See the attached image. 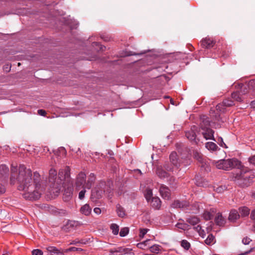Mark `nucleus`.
Listing matches in <instances>:
<instances>
[{
    "instance_id": "nucleus-61",
    "label": "nucleus",
    "mask_w": 255,
    "mask_h": 255,
    "mask_svg": "<svg viewBox=\"0 0 255 255\" xmlns=\"http://www.w3.org/2000/svg\"><path fill=\"white\" fill-rule=\"evenodd\" d=\"M86 242H87L84 241L83 240H81L80 241H79V244H86Z\"/></svg>"
},
{
    "instance_id": "nucleus-51",
    "label": "nucleus",
    "mask_w": 255,
    "mask_h": 255,
    "mask_svg": "<svg viewBox=\"0 0 255 255\" xmlns=\"http://www.w3.org/2000/svg\"><path fill=\"white\" fill-rule=\"evenodd\" d=\"M249 162L254 165H255V155L250 157L249 159Z\"/></svg>"
},
{
    "instance_id": "nucleus-13",
    "label": "nucleus",
    "mask_w": 255,
    "mask_h": 255,
    "mask_svg": "<svg viewBox=\"0 0 255 255\" xmlns=\"http://www.w3.org/2000/svg\"><path fill=\"white\" fill-rule=\"evenodd\" d=\"M203 131L202 134L204 138L206 140L211 139L215 141L214 137V131L210 128H206L205 129H201Z\"/></svg>"
},
{
    "instance_id": "nucleus-36",
    "label": "nucleus",
    "mask_w": 255,
    "mask_h": 255,
    "mask_svg": "<svg viewBox=\"0 0 255 255\" xmlns=\"http://www.w3.org/2000/svg\"><path fill=\"white\" fill-rule=\"evenodd\" d=\"M214 240L215 237L212 234H210L205 240V243L208 245H211L214 244Z\"/></svg>"
},
{
    "instance_id": "nucleus-64",
    "label": "nucleus",
    "mask_w": 255,
    "mask_h": 255,
    "mask_svg": "<svg viewBox=\"0 0 255 255\" xmlns=\"http://www.w3.org/2000/svg\"><path fill=\"white\" fill-rule=\"evenodd\" d=\"M252 197L255 199V192H252Z\"/></svg>"
},
{
    "instance_id": "nucleus-45",
    "label": "nucleus",
    "mask_w": 255,
    "mask_h": 255,
    "mask_svg": "<svg viewBox=\"0 0 255 255\" xmlns=\"http://www.w3.org/2000/svg\"><path fill=\"white\" fill-rule=\"evenodd\" d=\"M174 167L175 168L172 164H169L167 163L165 164L164 165L165 169L168 171L173 172L174 171Z\"/></svg>"
},
{
    "instance_id": "nucleus-52",
    "label": "nucleus",
    "mask_w": 255,
    "mask_h": 255,
    "mask_svg": "<svg viewBox=\"0 0 255 255\" xmlns=\"http://www.w3.org/2000/svg\"><path fill=\"white\" fill-rule=\"evenodd\" d=\"M94 212L95 214L99 215L101 213V210L100 208L96 207L94 209Z\"/></svg>"
},
{
    "instance_id": "nucleus-31",
    "label": "nucleus",
    "mask_w": 255,
    "mask_h": 255,
    "mask_svg": "<svg viewBox=\"0 0 255 255\" xmlns=\"http://www.w3.org/2000/svg\"><path fill=\"white\" fill-rule=\"evenodd\" d=\"M176 227L183 231L188 230L190 229V226L188 224L184 223H178L176 225Z\"/></svg>"
},
{
    "instance_id": "nucleus-29",
    "label": "nucleus",
    "mask_w": 255,
    "mask_h": 255,
    "mask_svg": "<svg viewBox=\"0 0 255 255\" xmlns=\"http://www.w3.org/2000/svg\"><path fill=\"white\" fill-rule=\"evenodd\" d=\"M239 86L240 87L241 89L238 92H240L242 95L246 94L248 92V89H251V88H249L248 87V84L247 85L240 84H239Z\"/></svg>"
},
{
    "instance_id": "nucleus-20",
    "label": "nucleus",
    "mask_w": 255,
    "mask_h": 255,
    "mask_svg": "<svg viewBox=\"0 0 255 255\" xmlns=\"http://www.w3.org/2000/svg\"><path fill=\"white\" fill-rule=\"evenodd\" d=\"M91 212L92 208L88 204H85L80 208V212L85 216H89Z\"/></svg>"
},
{
    "instance_id": "nucleus-62",
    "label": "nucleus",
    "mask_w": 255,
    "mask_h": 255,
    "mask_svg": "<svg viewBox=\"0 0 255 255\" xmlns=\"http://www.w3.org/2000/svg\"><path fill=\"white\" fill-rule=\"evenodd\" d=\"M251 251H252V250H250V251H247V252H245V253H242L241 255H247V254H249L250 253H251Z\"/></svg>"
},
{
    "instance_id": "nucleus-42",
    "label": "nucleus",
    "mask_w": 255,
    "mask_h": 255,
    "mask_svg": "<svg viewBox=\"0 0 255 255\" xmlns=\"http://www.w3.org/2000/svg\"><path fill=\"white\" fill-rule=\"evenodd\" d=\"M129 232V229L127 227L123 228L120 232V235L121 237H125L128 235Z\"/></svg>"
},
{
    "instance_id": "nucleus-53",
    "label": "nucleus",
    "mask_w": 255,
    "mask_h": 255,
    "mask_svg": "<svg viewBox=\"0 0 255 255\" xmlns=\"http://www.w3.org/2000/svg\"><path fill=\"white\" fill-rule=\"evenodd\" d=\"M38 114L41 116H45L46 114V112L43 110H38Z\"/></svg>"
},
{
    "instance_id": "nucleus-55",
    "label": "nucleus",
    "mask_w": 255,
    "mask_h": 255,
    "mask_svg": "<svg viewBox=\"0 0 255 255\" xmlns=\"http://www.w3.org/2000/svg\"><path fill=\"white\" fill-rule=\"evenodd\" d=\"M5 191V189L4 186L2 184H0V194L4 193Z\"/></svg>"
},
{
    "instance_id": "nucleus-21",
    "label": "nucleus",
    "mask_w": 255,
    "mask_h": 255,
    "mask_svg": "<svg viewBox=\"0 0 255 255\" xmlns=\"http://www.w3.org/2000/svg\"><path fill=\"white\" fill-rule=\"evenodd\" d=\"M215 222L217 225L219 226H224L225 224V220L220 213H218L215 218Z\"/></svg>"
},
{
    "instance_id": "nucleus-39",
    "label": "nucleus",
    "mask_w": 255,
    "mask_h": 255,
    "mask_svg": "<svg viewBox=\"0 0 255 255\" xmlns=\"http://www.w3.org/2000/svg\"><path fill=\"white\" fill-rule=\"evenodd\" d=\"M110 228L112 230V233L114 235H117L118 234L119 231V227L117 224H111Z\"/></svg>"
},
{
    "instance_id": "nucleus-14",
    "label": "nucleus",
    "mask_w": 255,
    "mask_h": 255,
    "mask_svg": "<svg viewBox=\"0 0 255 255\" xmlns=\"http://www.w3.org/2000/svg\"><path fill=\"white\" fill-rule=\"evenodd\" d=\"M189 203L186 201L175 200L172 204L171 206L174 208L186 209L188 207Z\"/></svg>"
},
{
    "instance_id": "nucleus-35",
    "label": "nucleus",
    "mask_w": 255,
    "mask_h": 255,
    "mask_svg": "<svg viewBox=\"0 0 255 255\" xmlns=\"http://www.w3.org/2000/svg\"><path fill=\"white\" fill-rule=\"evenodd\" d=\"M181 160V165H183L184 166H187L190 165L191 163V158L189 157H187L185 158L182 157Z\"/></svg>"
},
{
    "instance_id": "nucleus-37",
    "label": "nucleus",
    "mask_w": 255,
    "mask_h": 255,
    "mask_svg": "<svg viewBox=\"0 0 255 255\" xmlns=\"http://www.w3.org/2000/svg\"><path fill=\"white\" fill-rule=\"evenodd\" d=\"M151 241L150 239H147L142 242L139 243L137 244V247L143 250H146L147 249V247L146 246V243L150 242Z\"/></svg>"
},
{
    "instance_id": "nucleus-49",
    "label": "nucleus",
    "mask_w": 255,
    "mask_h": 255,
    "mask_svg": "<svg viewBox=\"0 0 255 255\" xmlns=\"http://www.w3.org/2000/svg\"><path fill=\"white\" fill-rule=\"evenodd\" d=\"M83 249L81 248L71 247L67 250V252H75V251H82Z\"/></svg>"
},
{
    "instance_id": "nucleus-11",
    "label": "nucleus",
    "mask_w": 255,
    "mask_h": 255,
    "mask_svg": "<svg viewBox=\"0 0 255 255\" xmlns=\"http://www.w3.org/2000/svg\"><path fill=\"white\" fill-rule=\"evenodd\" d=\"M169 159L172 164L178 169L181 166V160L177 158V154L176 152H172L169 156Z\"/></svg>"
},
{
    "instance_id": "nucleus-8",
    "label": "nucleus",
    "mask_w": 255,
    "mask_h": 255,
    "mask_svg": "<svg viewBox=\"0 0 255 255\" xmlns=\"http://www.w3.org/2000/svg\"><path fill=\"white\" fill-rule=\"evenodd\" d=\"M110 255H134L131 250L123 247H119L114 250H111Z\"/></svg>"
},
{
    "instance_id": "nucleus-63",
    "label": "nucleus",
    "mask_w": 255,
    "mask_h": 255,
    "mask_svg": "<svg viewBox=\"0 0 255 255\" xmlns=\"http://www.w3.org/2000/svg\"><path fill=\"white\" fill-rule=\"evenodd\" d=\"M150 242L146 243V246L147 247V249H149V247L151 246Z\"/></svg>"
},
{
    "instance_id": "nucleus-2",
    "label": "nucleus",
    "mask_w": 255,
    "mask_h": 255,
    "mask_svg": "<svg viewBox=\"0 0 255 255\" xmlns=\"http://www.w3.org/2000/svg\"><path fill=\"white\" fill-rule=\"evenodd\" d=\"M49 183H50L52 191L54 194L60 192L64 183H72L68 169L59 170L58 177L57 176V171L53 169L49 170Z\"/></svg>"
},
{
    "instance_id": "nucleus-26",
    "label": "nucleus",
    "mask_w": 255,
    "mask_h": 255,
    "mask_svg": "<svg viewBox=\"0 0 255 255\" xmlns=\"http://www.w3.org/2000/svg\"><path fill=\"white\" fill-rule=\"evenodd\" d=\"M186 221L190 225L195 226L199 223L200 219L196 216H192L187 218Z\"/></svg>"
},
{
    "instance_id": "nucleus-41",
    "label": "nucleus",
    "mask_w": 255,
    "mask_h": 255,
    "mask_svg": "<svg viewBox=\"0 0 255 255\" xmlns=\"http://www.w3.org/2000/svg\"><path fill=\"white\" fill-rule=\"evenodd\" d=\"M144 196H145V199L148 202L149 201V200L151 198L152 196V190L150 189H147L146 190Z\"/></svg>"
},
{
    "instance_id": "nucleus-32",
    "label": "nucleus",
    "mask_w": 255,
    "mask_h": 255,
    "mask_svg": "<svg viewBox=\"0 0 255 255\" xmlns=\"http://www.w3.org/2000/svg\"><path fill=\"white\" fill-rule=\"evenodd\" d=\"M206 147L211 150L215 151L218 148L217 145L213 142H207L205 144Z\"/></svg>"
},
{
    "instance_id": "nucleus-22",
    "label": "nucleus",
    "mask_w": 255,
    "mask_h": 255,
    "mask_svg": "<svg viewBox=\"0 0 255 255\" xmlns=\"http://www.w3.org/2000/svg\"><path fill=\"white\" fill-rule=\"evenodd\" d=\"M47 251L51 254L50 255H63V254L57 248L53 246L46 247Z\"/></svg>"
},
{
    "instance_id": "nucleus-50",
    "label": "nucleus",
    "mask_w": 255,
    "mask_h": 255,
    "mask_svg": "<svg viewBox=\"0 0 255 255\" xmlns=\"http://www.w3.org/2000/svg\"><path fill=\"white\" fill-rule=\"evenodd\" d=\"M251 240L248 237L244 238L242 240V243L244 245H249L250 244V243L251 242Z\"/></svg>"
},
{
    "instance_id": "nucleus-27",
    "label": "nucleus",
    "mask_w": 255,
    "mask_h": 255,
    "mask_svg": "<svg viewBox=\"0 0 255 255\" xmlns=\"http://www.w3.org/2000/svg\"><path fill=\"white\" fill-rule=\"evenodd\" d=\"M239 212L242 217H246L249 215L250 209L247 207H242L239 208Z\"/></svg>"
},
{
    "instance_id": "nucleus-12",
    "label": "nucleus",
    "mask_w": 255,
    "mask_h": 255,
    "mask_svg": "<svg viewBox=\"0 0 255 255\" xmlns=\"http://www.w3.org/2000/svg\"><path fill=\"white\" fill-rule=\"evenodd\" d=\"M159 192L161 197L167 200H169L170 197V190L168 187L164 185H161L159 188Z\"/></svg>"
},
{
    "instance_id": "nucleus-38",
    "label": "nucleus",
    "mask_w": 255,
    "mask_h": 255,
    "mask_svg": "<svg viewBox=\"0 0 255 255\" xmlns=\"http://www.w3.org/2000/svg\"><path fill=\"white\" fill-rule=\"evenodd\" d=\"M194 229L198 233L199 235L201 237H204V236L205 235V232L202 229V227L201 226L198 225L196 227H194Z\"/></svg>"
},
{
    "instance_id": "nucleus-47",
    "label": "nucleus",
    "mask_w": 255,
    "mask_h": 255,
    "mask_svg": "<svg viewBox=\"0 0 255 255\" xmlns=\"http://www.w3.org/2000/svg\"><path fill=\"white\" fill-rule=\"evenodd\" d=\"M149 230L147 229H140L139 233V237L143 238L144 236L147 233Z\"/></svg>"
},
{
    "instance_id": "nucleus-48",
    "label": "nucleus",
    "mask_w": 255,
    "mask_h": 255,
    "mask_svg": "<svg viewBox=\"0 0 255 255\" xmlns=\"http://www.w3.org/2000/svg\"><path fill=\"white\" fill-rule=\"evenodd\" d=\"M32 255H42L43 252L39 249H35L32 251Z\"/></svg>"
},
{
    "instance_id": "nucleus-4",
    "label": "nucleus",
    "mask_w": 255,
    "mask_h": 255,
    "mask_svg": "<svg viewBox=\"0 0 255 255\" xmlns=\"http://www.w3.org/2000/svg\"><path fill=\"white\" fill-rule=\"evenodd\" d=\"M255 175L252 172H241L231 176V179L242 187L249 186L252 183Z\"/></svg>"
},
{
    "instance_id": "nucleus-19",
    "label": "nucleus",
    "mask_w": 255,
    "mask_h": 255,
    "mask_svg": "<svg viewBox=\"0 0 255 255\" xmlns=\"http://www.w3.org/2000/svg\"><path fill=\"white\" fill-rule=\"evenodd\" d=\"M240 215L238 211L235 209H232L230 211L228 219L230 221L234 222L240 218Z\"/></svg>"
},
{
    "instance_id": "nucleus-33",
    "label": "nucleus",
    "mask_w": 255,
    "mask_h": 255,
    "mask_svg": "<svg viewBox=\"0 0 255 255\" xmlns=\"http://www.w3.org/2000/svg\"><path fill=\"white\" fill-rule=\"evenodd\" d=\"M156 173L160 178H164L168 176V173L165 171L160 168H157Z\"/></svg>"
},
{
    "instance_id": "nucleus-5",
    "label": "nucleus",
    "mask_w": 255,
    "mask_h": 255,
    "mask_svg": "<svg viewBox=\"0 0 255 255\" xmlns=\"http://www.w3.org/2000/svg\"><path fill=\"white\" fill-rule=\"evenodd\" d=\"M216 166L218 169L229 170L234 168H239L241 162L236 158L222 159L217 161Z\"/></svg>"
},
{
    "instance_id": "nucleus-3",
    "label": "nucleus",
    "mask_w": 255,
    "mask_h": 255,
    "mask_svg": "<svg viewBox=\"0 0 255 255\" xmlns=\"http://www.w3.org/2000/svg\"><path fill=\"white\" fill-rule=\"evenodd\" d=\"M96 180V176L94 173H91L88 177L84 172H80L76 177L74 187L76 191H79L85 188L91 189Z\"/></svg>"
},
{
    "instance_id": "nucleus-24",
    "label": "nucleus",
    "mask_w": 255,
    "mask_h": 255,
    "mask_svg": "<svg viewBox=\"0 0 255 255\" xmlns=\"http://www.w3.org/2000/svg\"><path fill=\"white\" fill-rule=\"evenodd\" d=\"M116 212L119 217L123 218L126 215L125 210L120 204L116 206Z\"/></svg>"
},
{
    "instance_id": "nucleus-18",
    "label": "nucleus",
    "mask_w": 255,
    "mask_h": 255,
    "mask_svg": "<svg viewBox=\"0 0 255 255\" xmlns=\"http://www.w3.org/2000/svg\"><path fill=\"white\" fill-rule=\"evenodd\" d=\"M78 225V222L75 221H68L63 227V230L65 232H69Z\"/></svg>"
},
{
    "instance_id": "nucleus-57",
    "label": "nucleus",
    "mask_w": 255,
    "mask_h": 255,
    "mask_svg": "<svg viewBox=\"0 0 255 255\" xmlns=\"http://www.w3.org/2000/svg\"><path fill=\"white\" fill-rule=\"evenodd\" d=\"M59 150L60 151V152H61L62 153V154L63 155H64L65 156L66 155V151L64 147H61L60 148Z\"/></svg>"
},
{
    "instance_id": "nucleus-10",
    "label": "nucleus",
    "mask_w": 255,
    "mask_h": 255,
    "mask_svg": "<svg viewBox=\"0 0 255 255\" xmlns=\"http://www.w3.org/2000/svg\"><path fill=\"white\" fill-rule=\"evenodd\" d=\"M64 188L63 199L64 201L68 202L70 201L72 197L73 187L72 184H71L67 187L64 186Z\"/></svg>"
},
{
    "instance_id": "nucleus-60",
    "label": "nucleus",
    "mask_w": 255,
    "mask_h": 255,
    "mask_svg": "<svg viewBox=\"0 0 255 255\" xmlns=\"http://www.w3.org/2000/svg\"><path fill=\"white\" fill-rule=\"evenodd\" d=\"M101 38L102 39H103L105 41H109V38L108 37H104V36H101Z\"/></svg>"
},
{
    "instance_id": "nucleus-34",
    "label": "nucleus",
    "mask_w": 255,
    "mask_h": 255,
    "mask_svg": "<svg viewBox=\"0 0 255 255\" xmlns=\"http://www.w3.org/2000/svg\"><path fill=\"white\" fill-rule=\"evenodd\" d=\"M181 246L185 250H188L190 247L191 245L190 243L186 240H183L181 241Z\"/></svg>"
},
{
    "instance_id": "nucleus-40",
    "label": "nucleus",
    "mask_w": 255,
    "mask_h": 255,
    "mask_svg": "<svg viewBox=\"0 0 255 255\" xmlns=\"http://www.w3.org/2000/svg\"><path fill=\"white\" fill-rule=\"evenodd\" d=\"M223 104L224 107H231L234 105V101L231 99H227L223 101Z\"/></svg>"
},
{
    "instance_id": "nucleus-59",
    "label": "nucleus",
    "mask_w": 255,
    "mask_h": 255,
    "mask_svg": "<svg viewBox=\"0 0 255 255\" xmlns=\"http://www.w3.org/2000/svg\"><path fill=\"white\" fill-rule=\"evenodd\" d=\"M253 225L252 228V231L255 233V221H253Z\"/></svg>"
},
{
    "instance_id": "nucleus-46",
    "label": "nucleus",
    "mask_w": 255,
    "mask_h": 255,
    "mask_svg": "<svg viewBox=\"0 0 255 255\" xmlns=\"http://www.w3.org/2000/svg\"><path fill=\"white\" fill-rule=\"evenodd\" d=\"M248 87L251 88L253 90H255V80L250 81L248 83Z\"/></svg>"
},
{
    "instance_id": "nucleus-25",
    "label": "nucleus",
    "mask_w": 255,
    "mask_h": 255,
    "mask_svg": "<svg viewBox=\"0 0 255 255\" xmlns=\"http://www.w3.org/2000/svg\"><path fill=\"white\" fill-rule=\"evenodd\" d=\"M150 251L154 254H158L161 251L162 247L158 245H153L149 247Z\"/></svg>"
},
{
    "instance_id": "nucleus-15",
    "label": "nucleus",
    "mask_w": 255,
    "mask_h": 255,
    "mask_svg": "<svg viewBox=\"0 0 255 255\" xmlns=\"http://www.w3.org/2000/svg\"><path fill=\"white\" fill-rule=\"evenodd\" d=\"M193 156L195 159L201 164L202 166H204V164H206V160L203 155L197 150H194Z\"/></svg>"
},
{
    "instance_id": "nucleus-16",
    "label": "nucleus",
    "mask_w": 255,
    "mask_h": 255,
    "mask_svg": "<svg viewBox=\"0 0 255 255\" xmlns=\"http://www.w3.org/2000/svg\"><path fill=\"white\" fill-rule=\"evenodd\" d=\"M201 123L200 127L201 129H205L206 128H210V122L209 118L206 116H202L200 118Z\"/></svg>"
},
{
    "instance_id": "nucleus-56",
    "label": "nucleus",
    "mask_w": 255,
    "mask_h": 255,
    "mask_svg": "<svg viewBox=\"0 0 255 255\" xmlns=\"http://www.w3.org/2000/svg\"><path fill=\"white\" fill-rule=\"evenodd\" d=\"M216 191L218 193L222 192L223 191V188L222 186L218 187L216 188Z\"/></svg>"
},
{
    "instance_id": "nucleus-28",
    "label": "nucleus",
    "mask_w": 255,
    "mask_h": 255,
    "mask_svg": "<svg viewBox=\"0 0 255 255\" xmlns=\"http://www.w3.org/2000/svg\"><path fill=\"white\" fill-rule=\"evenodd\" d=\"M242 95L238 91L235 92L232 94V98L238 102L243 101Z\"/></svg>"
},
{
    "instance_id": "nucleus-54",
    "label": "nucleus",
    "mask_w": 255,
    "mask_h": 255,
    "mask_svg": "<svg viewBox=\"0 0 255 255\" xmlns=\"http://www.w3.org/2000/svg\"><path fill=\"white\" fill-rule=\"evenodd\" d=\"M250 217L252 220L255 221V209L252 211Z\"/></svg>"
},
{
    "instance_id": "nucleus-44",
    "label": "nucleus",
    "mask_w": 255,
    "mask_h": 255,
    "mask_svg": "<svg viewBox=\"0 0 255 255\" xmlns=\"http://www.w3.org/2000/svg\"><path fill=\"white\" fill-rule=\"evenodd\" d=\"M86 189L85 188H82L81 191L79 192L78 197L80 200H83L84 198L86 192Z\"/></svg>"
},
{
    "instance_id": "nucleus-6",
    "label": "nucleus",
    "mask_w": 255,
    "mask_h": 255,
    "mask_svg": "<svg viewBox=\"0 0 255 255\" xmlns=\"http://www.w3.org/2000/svg\"><path fill=\"white\" fill-rule=\"evenodd\" d=\"M225 107L223 103L222 104H219L216 106V109L215 110H211L210 112V116L212 117L214 120L217 122H224L223 120L220 116L219 112H224L225 111Z\"/></svg>"
},
{
    "instance_id": "nucleus-30",
    "label": "nucleus",
    "mask_w": 255,
    "mask_h": 255,
    "mask_svg": "<svg viewBox=\"0 0 255 255\" xmlns=\"http://www.w3.org/2000/svg\"><path fill=\"white\" fill-rule=\"evenodd\" d=\"M9 169L8 167L5 165H0V173L2 176H7L8 174Z\"/></svg>"
},
{
    "instance_id": "nucleus-23",
    "label": "nucleus",
    "mask_w": 255,
    "mask_h": 255,
    "mask_svg": "<svg viewBox=\"0 0 255 255\" xmlns=\"http://www.w3.org/2000/svg\"><path fill=\"white\" fill-rule=\"evenodd\" d=\"M151 206L156 209H159L161 207V202L158 197H153L151 201Z\"/></svg>"
},
{
    "instance_id": "nucleus-43",
    "label": "nucleus",
    "mask_w": 255,
    "mask_h": 255,
    "mask_svg": "<svg viewBox=\"0 0 255 255\" xmlns=\"http://www.w3.org/2000/svg\"><path fill=\"white\" fill-rule=\"evenodd\" d=\"M203 217L206 220H210L213 217V215L210 212L206 211L203 214Z\"/></svg>"
},
{
    "instance_id": "nucleus-1",
    "label": "nucleus",
    "mask_w": 255,
    "mask_h": 255,
    "mask_svg": "<svg viewBox=\"0 0 255 255\" xmlns=\"http://www.w3.org/2000/svg\"><path fill=\"white\" fill-rule=\"evenodd\" d=\"M17 171L16 165L12 164L10 184L14 185L17 181V189L22 192V196L25 200L34 201L39 199L41 194L42 184L43 183L39 173L37 172L32 173L24 165H19L18 175Z\"/></svg>"
},
{
    "instance_id": "nucleus-17",
    "label": "nucleus",
    "mask_w": 255,
    "mask_h": 255,
    "mask_svg": "<svg viewBox=\"0 0 255 255\" xmlns=\"http://www.w3.org/2000/svg\"><path fill=\"white\" fill-rule=\"evenodd\" d=\"M201 43L202 47L205 48H210L215 44V42L212 39L207 37L203 39Z\"/></svg>"
},
{
    "instance_id": "nucleus-9",
    "label": "nucleus",
    "mask_w": 255,
    "mask_h": 255,
    "mask_svg": "<svg viewBox=\"0 0 255 255\" xmlns=\"http://www.w3.org/2000/svg\"><path fill=\"white\" fill-rule=\"evenodd\" d=\"M197 129V127L196 126H193L191 127V129L185 132L186 137L191 141L197 144L198 141L196 140V131Z\"/></svg>"
},
{
    "instance_id": "nucleus-58",
    "label": "nucleus",
    "mask_w": 255,
    "mask_h": 255,
    "mask_svg": "<svg viewBox=\"0 0 255 255\" xmlns=\"http://www.w3.org/2000/svg\"><path fill=\"white\" fill-rule=\"evenodd\" d=\"M78 243H79V240H75L72 241L70 243V245H77Z\"/></svg>"
},
{
    "instance_id": "nucleus-7",
    "label": "nucleus",
    "mask_w": 255,
    "mask_h": 255,
    "mask_svg": "<svg viewBox=\"0 0 255 255\" xmlns=\"http://www.w3.org/2000/svg\"><path fill=\"white\" fill-rule=\"evenodd\" d=\"M105 186V182H101L100 183L97 185L94 189L92 190L91 198L94 199H100L102 197L103 192L105 191L103 190V187Z\"/></svg>"
}]
</instances>
